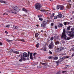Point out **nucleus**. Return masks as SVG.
Returning <instances> with one entry per match:
<instances>
[{
  "label": "nucleus",
  "mask_w": 74,
  "mask_h": 74,
  "mask_svg": "<svg viewBox=\"0 0 74 74\" xmlns=\"http://www.w3.org/2000/svg\"><path fill=\"white\" fill-rule=\"evenodd\" d=\"M61 38H63L66 40H69L70 39V37H68L67 38V36L66 35V32L65 31V29H64L63 30V32L62 33V35L61 36ZM66 38H67L66 39Z\"/></svg>",
  "instance_id": "nucleus-1"
},
{
  "label": "nucleus",
  "mask_w": 74,
  "mask_h": 74,
  "mask_svg": "<svg viewBox=\"0 0 74 74\" xmlns=\"http://www.w3.org/2000/svg\"><path fill=\"white\" fill-rule=\"evenodd\" d=\"M67 34H68V35L71 38H74V34L71 33V31H67L66 32Z\"/></svg>",
  "instance_id": "nucleus-2"
},
{
  "label": "nucleus",
  "mask_w": 74,
  "mask_h": 74,
  "mask_svg": "<svg viewBox=\"0 0 74 74\" xmlns=\"http://www.w3.org/2000/svg\"><path fill=\"white\" fill-rule=\"evenodd\" d=\"M41 7V4L39 3H36L35 5V8L37 11L38 10H40V8Z\"/></svg>",
  "instance_id": "nucleus-3"
},
{
  "label": "nucleus",
  "mask_w": 74,
  "mask_h": 74,
  "mask_svg": "<svg viewBox=\"0 0 74 74\" xmlns=\"http://www.w3.org/2000/svg\"><path fill=\"white\" fill-rule=\"evenodd\" d=\"M28 54L27 55V54L26 53V52H25L24 53H23V56L24 57H25L26 58H29V55H30V52H28Z\"/></svg>",
  "instance_id": "nucleus-4"
},
{
  "label": "nucleus",
  "mask_w": 74,
  "mask_h": 74,
  "mask_svg": "<svg viewBox=\"0 0 74 74\" xmlns=\"http://www.w3.org/2000/svg\"><path fill=\"white\" fill-rule=\"evenodd\" d=\"M13 8L14 10H15V11H20V9H19V7L16 6H13Z\"/></svg>",
  "instance_id": "nucleus-5"
},
{
  "label": "nucleus",
  "mask_w": 74,
  "mask_h": 74,
  "mask_svg": "<svg viewBox=\"0 0 74 74\" xmlns=\"http://www.w3.org/2000/svg\"><path fill=\"white\" fill-rule=\"evenodd\" d=\"M53 47H54L53 42V41H51L50 45H49V47L51 49H53Z\"/></svg>",
  "instance_id": "nucleus-6"
},
{
  "label": "nucleus",
  "mask_w": 74,
  "mask_h": 74,
  "mask_svg": "<svg viewBox=\"0 0 74 74\" xmlns=\"http://www.w3.org/2000/svg\"><path fill=\"white\" fill-rule=\"evenodd\" d=\"M41 11H42V12H45V13L46 14H49L50 13V11L47 10H45L44 9H42L41 10Z\"/></svg>",
  "instance_id": "nucleus-7"
},
{
  "label": "nucleus",
  "mask_w": 74,
  "mask_h": 74,
  "mask_svg": "<svg viewBox=\"0 0 74 74\" xmlns=\"http://www.w3.org/2000/svg\"><path fill=\"white\" fill-rule=\"evenodd\" d=\"M35 37L37 38V40H38L40 39V35L38 33L35 34Z\"/></svg>",
  "instance_id": "nucleus-8"
},
{
  "label": "nucleus",
  "mask_w": 74,
  "mask_h": 74,
  "mask_svg": "<svg viewBox=\"0 0 74 74\" xmlns=\"http://www.w3.org/2000/svg\"><path fill=\"white\" fill-rule=\"evenodd\" d=\"M48 19H46L44 21H43L42 23L45 25H46L48 22Z\"/></svg>",
  "instance_id": "nucleus-9"
},
{
  "label": "nucleus",
  "mask_w": 74,
  "mask_h": 74,
  "mask_svg": "<svg viewBox=\"0 0 74 74\" xmlns=\"http://www.w3.org/2000/svg\"><path fill=\"white\" fill-rule=\"evenodd\" d=\"M10 12H12V13H13V14H16V12L14 10L11 9L10 10Z\"/></svg>",
  "instance_id": "nucleus-10"
},
{
  "label": "nucleus",
  "mask_w": 74,
  "mask_h": 74,
  "mask_svg": "<svg viewBox=\"0 0 74 74\" xmlns=\"http://www.w3.org/2000/svg\"><path fill=\"white\" fill-rule=\"evenodd\" d=\"M11 52H13V53H16V54L19 53V51H14L12 50H11Z\"/></svg>",
  "instance_id": "nucleus-11"
},
{
  "label": "nucleus",
  "mask_w": 74,
  "mask_h": 74,
  "mask_svg": "<svg viewBox=\"0 0 74 74\" xmlns=\"http://www.w3.org/2000/svg\"><path fill=\"white\" fill-rule=\"evenodd\" d=\"M56 50H57V51H58V52H59V51H61L63 50V48L60 47V48H58V49H56Z\"/></svg>",
  "instance_id": "nucleus-12"
},
{
  "label": "nucleus",
  "mask_w": 74,
  "mask_h": 74,
  "mask_svg": "<svg viewBox=\"0 0 74 74\" xmlns=\"http://www.w3.org/2000/svg\"><path fill=\"white\" fill-rule=\"evenodd\" d=\"M64 25L65 26H66V25H70V23L67 22H64Z\"/></svg>",
  "instance_id": "nucleus-13"
},
{
  "label": "nucleus",
  "mask_w": 74,
  "mask_h": 74,
  "mask_svg": "<svg viewBox=\"0 0 74 74\" xmlns=\"http://www.w3.org/2000/svg\"><path fill=\"white\" fill-rule=\"evenodd\" d=\"M60 10H63V9H64V6L62 5H60Z\"/></svg>",
  "instance_id": "nucleus-14"
},
{
  "label": "nucleus",
  "mask_w": 74,
  "mask_h": 74,
  "mask_svg": "<svg viewBox=\"0 0 74 74\" xmlns=\"http://www.w3.org/2000/svg\"><path fill=\"white\" fill-rule=\"evenodd\" d=\"M6 27H12V25H11V24H9L8 25H7L6 26Z\"/></svg>",
  "instance_id": "nucleus-15"
},
{
  "label": "nucleus",
  "mask_w": 74,
  "mask_h": 74,
  "mask_svg": "<svg viewBox=\"0 0 74 74\" xmlns=\"http://www.w3.org/2000/svg\"><path fill=\"white\" fill-rule=\"evenodd\" d=\"M32 54L33 53H30V58L31 59H33V56H32Z\"/></svg>",
  "instance_id": "nucleus-16"
},
{
  "label": "nucleus",
  "mask_w": 74,
  "mask_h": 74,
  "mask_svg": "<svg viewBox=\"0 0 74 74\" xmlns=\"http://www.w3.org/2000/svg\"><path fill=\"white\" fill-rule=\"evenodd\" d=\"M42 49L44 51H47V48L45 47H43L42 48Z\"/></svg>",
  "instance_id": "nucleus-17"
},
{
  "label": "nucleus",
  "mask_w": 74,
  "mask_h": 74,
  "mask_svg": "<svg viewBox=\"0 0 74 74\" xmlns=\"http://www.w3.org/2000/svg\"><path fill=\"white\" fill-rule=\"evenodd\" d=\"M62 15L61 14H60L58 16V18H62Z\"/></svg>",
  "instance_id": "nucleus-18"
},
{
  "label": "nucleus",
  "mask_w": 74,
  "mask_h": 74,
  "mask_svg": "<svg viewBox=\"0 0 74 74\" xmlns=\"http://www.w3.org/2000/svg\"><path fill=\"white\" fill-rule=\"evenodd\" d=\"M0 3H4V4H7V2L4 1H3L1 0L0 1Z\"/></svg>",
  "instance_id": "nucleus-19"
},
{
  "label": "nucleus",
  "mask_w": 74,
  "mask_h": 74,
  "mask_svg": "<svg viewBox=\"0 0 74 74\" xmlns=\"http://www.w3.org/2000/svg\"><path fill=\"white\" fill-rule=\"evenodd\" d=\"M69 6H66V8L67 9H70V8H71V4H70V3H69Z\"/></svg>",
  "instance_id": "nucleus-20"
},
{
  "label": "nucleus",
  "mask_w": 74,
  "mask_h": 74,
  "mask_svg": "<svg viewBox=\"0 0 74 74\" xmlns=\"http://www.w3.org/2000/svg\"><path fill=\"white\" fill-rule=\"evenodd\" d=\"M55 16V14L54 13L52 14L51 15V19H52L53 17V16Z\"/></svg>",
  "instance_id": "nucleus-21"
},
{
  "label": "nucleus",
  "mask_w": 74,
  "mask_h": 74,
  "mask_svg": "<svg viewBox=\"0 0 74 74\" xmlns=\"http://www.w3.org/2000/svg\"><path fill=\"white\" fill-rule=\"evenodd\" d=\"M62 26H63V24H59L58 25L59 27H62Z\"/></svg>",
  "instance_id": "nucleus-22"
},
{
  "label": "nucleus",
  "mask_w": 74,
  "mask_h": 74,
  "mask_svg": "<svg viewBox=\"0 0 74 74\" xmlns=\"http://www.w3.org/2000/svg\"><path fill=\"white\" fill-rule=\"evenodd\" d=\"M37 55V53H35L33 54V56H34V59H36V57H35V56Z\"/></svg>",
  "instance_id": "nucleus-23"
},
{
  "label": "nucleus",
  "mask_w": 74,
  "mask_h": 74,
  "mask_svg": "<svg viewBox=\"0 0 74 74\" xmlns=\"http://www.w3.org/2000/svg\"><path fill=\"white\" fill-rule=\"evenodd\" d=\"M23 11H25V12H27V10L26 9H25L24 8H23L22 9Z\"/></svg>",
  "instance_id": "nucleus-24"
},
{
  "label": "nucleus",
  "mask_w": 74,
  "mask_h": 74,
  "mask_svg": "<svg viewBox=\"0 0 74 74\" xmlns=\"http://www.w3.org/2000/svg\"><path fill=\"white\" fill-rule=\"evenodd\" d=\"M71 32H72V33H74V28L71 29Z\"/></svg>",
  "instance_id": "nucleus-25"
},
{
  "label": "nucleus",
  "mask_w": 74,
  "mask_h": 74,
  "mask_svg": "<svg viewBox=\"0 0 74 74\" xmlns=\"http://www.w3.org/2000/svg\"><path fill=\"white\" fill-rule=\"evenodd\" d=\"M59 42L58 41H57L55 42V44L56 45H59Z\"/></svg>",
  "instance_id": "nucleus-26"
},
{
  "label": "nucleus",
  "mask_w": 74,
  "mask_h": 74,
  "mask_svg": "<svg viewBox=\"0 0 74 74\" xmlns=\"http://www.w3.org/2000/svg\"><path fill=\"white\" fill-rule=\"evenodd\" d=\"M39 46H40V44L38 43H37L36 45V47H37V48H38V47H39Z\"/></svg>",
  "instance_id": "nucleus-27"
},
{
  "label": "nucleus",
  "mask_w": 74,
  "mask_h": 74,
  "mask_svg": "<svg viewBox=\"0 0 74 74\" xmlns=\"http://www.w3.org/2000/svg\"><path fill=\"white\" fill-rule=\"evenodd\" d=\"M45 26V24H44L43 23L41 24V27H44Z\"/></svg>",
  "instance_id": "nucleus-28"
},
{
  "label": "nucleus",
  "mask_w": 74,
  "mask_h": 74,
  "mask_svg": "<svg viewBox=\"0 0 74 74\" xmlns=\"http://www.w3.org/2000/svg\"><path fill=\"white\" fill-rule=\"evenodd\" d=\"M22 59L23 60H25V58H21V59H20L19 60V62H22Z\"/></svg>",
  "instance_id": "nucleus-29"
},
{
  "label": "nucleus",
  "mask_w": 74,
  "mask_h": 74,
  "mask_svg": "<svg viewBox=\"0 0 74 74\" xmlns=\"http://www.w3.org/2000/svg\"><path fill=\"white\" fill-rule=\"evenodd\" d=\"M62 60H63L62 59V58H61L58 60V62H62Z\"/></svg>",
  "instance_id": "nucleus-30"
},
{
  "label": "nucleus",
  "mask_w": 74,
  "mask_h": 74,
  "mask_svg": "<svg viewBox=\"0 0 74 74\" xmlns=\"http://www.w3.org/2000/svg\"><path fill=\"white\" fill-rule=\"evenodd\" d=\"M54 38L56 40L58 38V36H54Z\"/></svg>",
  "instance_id": "nucleus-31"
},
{
  "label": "nucleus",
  "mask_w": 74,
  "mask_h": 74,
  "mask_svg": "<svg viewBox=\"0 0 74 74\" xmlns=\"http://www.w3.org/2000/svg\"><path fill=\"white\" fill-rule=\"evenodd\" d=\"M58 15L54 16V19H56L58 18Z\"/></svg>",
  "instance_id": "nucleus-32"
},
{
  "label": "nucleus",
  "mask_w": 74,
  "mask_h": 74,
  "mask_svg": "<svg viewBox=\"0 0 74 74\" xmlns=\"http://www.w3.org/2000/svg\"><path fill=\"white\" fill-rule=\"evenodd\" d=\"M57 8L58 10H59V8H60V5H57Z\"/></svg>",
  "instance_id": "nucleus-33"
},
{
  "label": "nucleus",
  "mask_w": 74,
  "mask_h": 74,
  "mask_svg": "<svg viewBox=\"0 0 74 74\" xmlns=\"http://www.w3.org/2000/svg\"><path fill=\"white\" fill-rule=\"evenodd\" d=\"M39 20H40V21H43V19H42V18H39Z\"/></svg>",
  "instance_id": "nucleus-34"
},
{
  "label": "nucleus",
  "mask_w": 74,
  "mask_h": 74,
  "mask_svg": "<svg viewBox=\"0 0 74 74\" xmlns=\"http://www.w3.org/2000/svg\"><path fill=\"white\" fill-rule=\"evenodd\" d=\"M58 59V57H54V60H57Z\"/></svg>",
  "instance_id": "nucleus-35"
},
{
  "label": "nucleus",
  "mask_w": 74,
  "mask_h": 74,
  "mask_svg": "<svg viewBox=\"0 0 74 74\" xmlns=\"http://www.w3.org/2000/svg\"><path fill=\"white\" fill-rule=\"evenodd\" d=\"M53 40V37H51L50 38V40L51 41H52Z\"/></svg>",
  "instance_id": "nucleus-36"
},
{
  "label": "nucleus",
  "mask_w": 74,
  "mask_h": 74,
  "mask_svg": "<svg viewBox=\"0 0 74 74\" xmlns=\"http://www.w3.org/2000/svg\"><path fill=\"white\" fill-rule=\"evenodd\" d=\"M14 28L15 29H18V27L15 26H14Z\"/></svg>",
  "instance_id": "nucleus-37"
},
{
  "label": "nucleus",
  "mask_w": 74,
  "mask_h": 74,
  "mask_svg": "<svg viewBox=\"0 0 74 74\" xmlns=\"http://www.w3.org/2000/svg\"><path fill=\"white\" fill-rule=\"evenodd\" d=\"M42 65H44V66H47V64L44 63H42Z\"/></svg>",
  "instance_id": "nucleus-38"
},
{
  "label": "nucleus",
  "mask_w": 74,
  "mask_h": 74,
  "mask_svg": "<svg viewBox=\"0 0 74 74\" xmlns=\"http://www.w3.org/2000/svg\"><path fill=\"white\" fill-rule=\"evenodd\" d=\"M20 41H22L23 42H25V41L24 40V39H21V40H20Z\"/></svg>",
  "instance_id": "nucleus-39"
},
{
  "label": "nucleus",
  "mask_w": 74,
  "mask_h": 74,
  "mask_svg": "<svg viewBox=\"0 0 74 74\" xmlns=\"http://www.w3.org/2000/svg\"><path fill=\"white\" fill-rule=\"evenodd\" d=\"M56 62L57 64H59V63L60 62H59V60H58V61Z\"/></svg>",
  "instance_id": "nucleus-40"
},
{
  "label": "nucleus",
  "mask_w": 74,
  "mask_h": 74,
  "mask_svg": "<svg viewBox=\"0 0 74 74\" xmlns=\"http://www.w3.org/2000/svg\"><path fill=\"white\" fill-rule=\"evenodd\" d=\"M67 1L68 3H71V0H68Z\"/></svg>",
  "instance_id": "nucleus-41"
},
{
  "label": "nucleus",
  "mask_w": 74,
  "mask_h": 74,
  "mask_svg": "<svg viewBox=\"0 0 74 74\" xmlns=\"http://www.w3.org/2000/svg\"><path fill=\"white\" fill-rule=\"evenodd\" d=\"M67 30H70V27H68L67 28Z\"/></svg>",
  "instance_id": "nucleus-42"
},
{
  "label": "nucleus",
  "mask_w": 74,
  "mask_h": 74,
  "mask_svg": "<svg viewBox=\"0 0 74 74\" xmlns=\"http://www.w3.org/2000/svg\"><path fill=\"white\" fill-rule=\"evenodd\" d=\"M49 59H52V57L49 56L48 57Z\"/></svg>",
  "instance_id": "nucleus-43"
},
{
  "label": "nucleus",
  "mask_w": 74,
  "mask_h": 74,
  "mask_svg": "<svg viewBox=\"0 0 74 74\" xmlns=\"http://www.w3.org/2000/svg\"><path fill=\"white\" fill-rule=\"evenodd\" d=\"M49 53H50V54H51V55H52V52L50 51H49Z\"/></svg>",
  "instance_id": "nucleus-44"
},
{
  "label": "nucleus",
  "mask_w": 74,
  "mask_h": 74,
  "mask_svg": "<svg viewBox=\"0 0 74 74\" xmlns=\"http://www.w3.org/2000/svg\"><path fill=\"white\" fill-rule=\"evenodd\" d=\"M61 42L62 43H65V41H64V40H62Z\"/></svg>",
  "instance_id": "nucleus-45"
},
{
  "label": "nucleus",
  "mask_w": 74,
  "mask_h": 74,
  "mask_svg": "<svg viewBox=\"0 0 74 74\" xmlns=\"http://www.w3.org/2000/svg\"><path fill=\"white\" fill-rule=\"evenodd\" d=\"M69 65L66 66L65 67V69H67V67H69Z\"/></svg>",
  "instance_id": "nucleus-46"
},
{
  "label": "nucleus",
  "mask_w": 74,
  "mask_h": 74,
  "mask_svg": "<svg viewBox=\"0 0 74 74\" xmlns=\"http://www.w3.org/2000/svg\"><path fill=\"white\" fill-rule=\"evenodd\" d=\"M53 25H54V24L53 23H51V26H53Z\"/></svg>",
  "instance_id": "nucleus-47"
},
{
  "label": "nucleus",
  "mask_w": 74,
  "mask_h": 74,
  "mask_svg": "<svg viewBox=\"0 0 74 74\" xmlns=\"http://www.w3.org/2000/svg\"><path fill=\"white\" fill-rule=\"evenodd\" d=\"M7 41H8V42H10V41H11V40H7Z\"/></svg>",
  "instance_id": "nucleus-48"
},
{
  "label": "nucleus",
  "mask_w": 74,
  "mask_h": 74,
  "mask_svg": "<svg viewBox=\"0 0 74 74\" xmlns=\"http://www.w3.org/2000/svg\"><path fill=\"white\" fill-rule=\"evenodd\" d=\"M66 71H62V73H66Z\"/></svg>",
  "instance_id": "nucleus-49"
},
{
  "label": "nucleus",
  "mask_w": 74,
  "mask_h": 74,
  "mask_svg": "<svg viewBox=\"0 0 74 74\" xmlns=\"http://www.w3.org/2000/svg\"><path fill=\"white\" fill-rule=\"evenodd\" d=\"M62 58V59L63 60H64V57H62V58Z\"/></svg>",
  "instance_id": "nucleus-50"
},
{
  "label": "nucleus",
  "mask_w": 74,
  "mask_h": 74,
  "mask_svg": "<svg viewBox=\"0 0 74 74\" xmlns=\"http://www.w3.org/2000/svg\"><path fill=\"white\" fill-rule=\"evenodd\" d=\"M3 45V44H2V43H1V42H0V45Z\"/></svg>",
  "instance_id": "nucleus-51"
},
{
  "label": "nucleus",
  "mask_w": 74,
  "mask_h": 74,
  "mask_svg": "<svg viewBox=\"0 0 74 74\" xmlns=\"http://www.w3.org/2000/svg\"><path fill=\"white\" fill-rule=\"evenodd\" d=\"M55 28L56 29H58V27H57V26H55Z\"/></svg>",
  "instance_id": "nucleus-52"
},
{
  "label": "nucleus",
  "mask_w": 74,
  "mask_h": 74,
  "mask_svg": "<svg viewBox=\"0 0 74 74\" xmlns=\"http://www.w3.org/2000/svg\"><path fill=\"white\" fill-rule=\"evenodd\" d=\"M70 51H74V50L73 49H71Z\"/></svg>",
  "instance_id": "nucleus-53"
},
{
  "label": "nucleus",
  "mask_w": 74,
  "mask_h": 74,
  "mask_svg": "<svg viewBox=\"0 0 74 74\" xmlns=\"http://www.w3.org/2000/svg\"><path fill=\"white\" fill-rule=\"evenodd\" d=\"M66 58H69V56H67L66 57Z\"/></svg>",
  "instance_id": "nucleus-54"
},
{
  "label": "nucleus",
  "mask_w": 74,
  "mask_h": 74,
  "mask_svg": "<svg viewBox=\"0 0 74 74\" xmlns=\"http://www.w3.org/2000/svg\"><path fill=\"white\" fill-rule=\"evenodd\" d=\"M53 10H56V9H55V8H53Z\"/></svg>",
  "instance_id": "nucleus-55"
},
{
  "label": "nucleus",
  "mask_w": 74,
  "mask_h": 74,
  "mask_svg": "<svg viewBox=\"0 0 74 74\" xmlns=\"http://www.w3.org/2000/svg\"><path fill=\"white\" fill-rule=\"evenodd\" d=\"M5 14H6L5 13H4L3 14V15H5Z\"/></svg>",
  "instance_id": "nucleus-56"
},
{
  "label": "nucleus",
  "mask_w": 74,
  "mask_h": 74,
  "mask_svg": "<svg viewBox=\"0 0 74 74\" xmlns=\"http://www.w3.org/2000/svg\"><path fill=\"white\" fill-rule=\"evenodd\" d=\"M18 57H19V58L20 57H21V55H19L18 56Z\"/></svg>",
  "instance_id": "nucleus-57"
},
{
  "label": "nucleus",
  "mask_w": 74,
  "mask_h": 74,
  "mask_svg": "<svg viewBox=\"0 0 74 74\" xmlns=\"http://www.w3.org/2000/svg\"><path fill=\"white\" fill-rule=\"evenodd\" d=\"M36 26H37L38 27V26H39V25H36Z\"/></svg>",
  "instance_id": "nucleus-58"
},
{
  "label": "nucleus",
  "mask_w": 74,
  "mask_h": 74,
  "mask_svg": "<svg viewBox=\"0 0 74 74\" xmlns=\"http://www.w3.org/2000/svg\"><path fill=\"white\" fill-rule=\"evenodd\" d=\"M50 1H52L53 0H49Z\"/></svg>",
  "instance_id": "nucleus-59"
},
{
  "label": "nucleus",
  "mask_w": 74,
  "mask_h": 74,
  "mask_svg": "<svg viewBox=\"0 0 74 74\" xmlns=\"http://www.w3.org/2000/svg\"><path fill=\"white\" fill-rule=\"evenodd\" d=\"M73 56H74V54L72 55V57H73Z\"/></svg>",
  "instance_id": "nucleus-60"
},
{
  "label": "nucleus",
  "mask_w": 74,
  "mask_h": 74,
  "mask_svg": "<svg viewBox=\"0 0 74 74\" xmlns=\"http://www.w3.org/2000/svg\"><path fill=\"white\" fill-rule=\"evenodd\" d=\"M5 33H7V31H5Z\"/></svg>",
  "instance_id": "nucleus-61"
},
{
  "label": "nucleus",
  "mask_w": 74,
  "mask_h": 74,
  "mask_svg": "<svg viewBox=\"0 0 74 74\" xmlns=\"http://www.w3.org/2000/svg\"><path fill=\"white\" fill-rule=\"evenodd\" d=\"M73 19H74V15L73 16Z\"/></svg>",
  "instance_id": "nucleus-62"
},
{
  "label": "nucleus",
  "mask_w": 74,
  "mask_h": 74,
  "mask_svg": "<svg viewBox=\"0 0 74 74\" xmlns=\"http://www.w3.org/2000/svg\"><path fill=\"white\" fill-rule=\"evenodd\" d=\"M72 12L73 14V13H74V12L73 11V12Z\"/></svg>",
  "instance_id": "nucleus-63"
},
{
  "label": "nucleus",
  "mask_w": 74,
  "mask_h": 74,
  "mask_svg": "<svg viewBox=\"0 0 74 74\" xmlns=\"http://www.w3.org/2000/svg\"><path fill=\"white\" fill-rule=\"evenodd\" d=\"M38 16V17H40V16Z\"/></svg>",
  "instance_id": "nucleus-64"
}]
</instances>
